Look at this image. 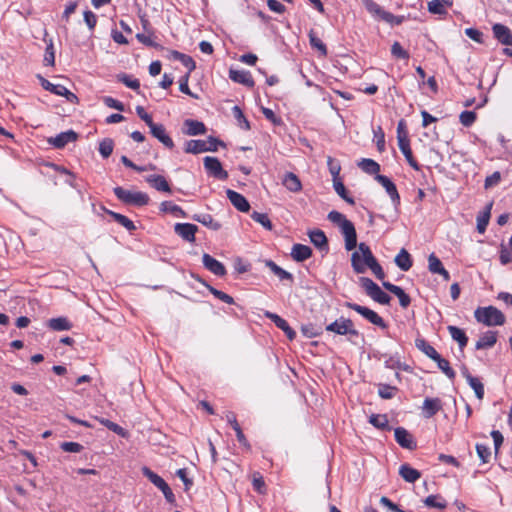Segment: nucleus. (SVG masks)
Listing matches in <instances>:
<instances>
[{"label": "nucleus", "instance_id": "obj_2", "mask_svg": "<svg viewBox=\"0 0 512 512\" xmlns=\"http://www.w3.org/2000/svg\"><path fill=\"white\" fill-rule=\"evenodd\" d=\"M378 261L365 243L358 245V251L351 255V264L356 273H364L366 268H372Z\"/></svg>", "mask_w": 512, "mask_h": 512}, {"label": "nucleus", "instance_id": "obj_62", "mask_svg": "<svg viewBox=\"0 0 512 512\" xmlns=\"http://www.w3.org/2000/svg\"><path fill=\"white\" fill-rule=\"evenodd\" d=\"M428 10L433 14H445L446 10L440 0H432L428 2Z\"/></svg>", "mask_w": 512, "mask_h": 512}, {"label": "nucleus", "instance_id": "obj_14", "mask_svg": "<svg viewBox=\"0 0 512 512\" xmlns=\"http://www.w3.org/2000/svg\"><path fill=\"white\" fill-rule=\"evenodd\" d=\"M197 229L196 225L190 223H177L174 226L175 233L188 242L195 241V233L197 232Z\"/></svg>", "mask_w": 512, "mask_h": 512}, {"label": "nucleus", "instance_id": "obj_36", "mask_svg": "<svg viewBox=\"0 0 512 512\" xmlns=\"http://www.w3.org/2000/svg\"><path fill=\"white\" fill-rule=\"evenodd\" d=\"M492 205H493V203L490 202L486 206L485 210L477 216V230L479 233H484L488 226V223L490 220V215H491Z\"/></svg>", "mask_w": 512, "mask_h": 512}, {"label": "nucleus", "instance_id": "obj_51", "mask_svg": "<svg viewBox=\"0 0 512 512\" xmlns=\"http://www.w3.org/2000/svg\"><path fill=\"white\" fill-rule=\"evenodd\" d=\"M396 387L390 386L387 384H379L378 385V394L383 399H391L396 394Z\"/></svg>", "mask_w": 512, "mask_h": 512}, {"label": "nucleus", "instance_id": "obj_34", "mask_svg": "<svg viewBox=\"0 0 512 512\" xmlns=\"http://www.w3.org/2000/svg\"><path fill=\"white\" fill-rule=\"evenodd\" d=\"M395 264L402 270L408 271L412 267V259L408 251L404 248L396 255Z\"/></svg>", "mask_w": 512, "mask_h": 512}, {"label": "nucleus", "instance_id": "obj_31", "mask_svg": "<svg viewBox=\"0 0 512 512\" xmlns=\"http://www.w3.org/2000/svg\"><path fill=\"white\" fill-rule=\"evenodd\" d=\"M399 474L408 483H414L421 477V473L408 464L400 466Z\"/></svg>", "mask_w": 512, "mask_h": 512}, {"label": "nucleus", "instance_id": "obj_53", "mask_svg": "<svg viewBox=\"0 0 512 512\" xmlns=\"http://www.w3.org/2000/svg\"><path fill=\"white\" fill-rule=\"evenodd\" d=\"M98 421L103 426L107 427L109 430L113 431L117 435L122 436V437H124L126 435V431L124 430V428H122L117 423H114V422H112V421H110L108 419H104V418H100V419H98Z\"/></svg>", "mask_w": 512, "mask_h": 512}, {"label": "nucleus", "instance_id": "obj_44", "mask_svg": "<svg viewBox=\"0 0 512 512\" xmlns=\"http://www.w3.org/2000/svg\"><path fill=\"white\" fill-rule=\"evenodd\" d=\"M333 187L336 191V193L348 204L354 205L355 201L352 197L348 196L346 188L343 184V182L340 179H335L333 181Z\"/></svg>", "mask_w": 512, "mask_h": 512}, {"label": "nucleus", "instance_id": "obj_29", "mask_svg": "<svg viewBox=\"0 0 512 512\" xmlns=\"http://www.w3.org/2000/svg\"><path fill=\"white\" fill-rule=\"evenodd\" d=\"M146 182H148L152 187H154L158 191L162 192H171V188L167 180L161 175H149L145 178Z\"/></svg>", "mask_w": 512, "mask_h": 512}, {"label": "nucleus", "instance_id": "obj_64", "mask_svg": "<svg viewBox=\"0 0 512 512\" xmlns=\"http://www.w3.org/2000/svg\"><path fill=\"white\" fill-rule=\"evenodd\" d=\"M391 53L393 56L401 59H408L409 54L406 50L403 49V47L400 45L399 42H394L391 47Z\"/></svg>", "mask_w": 512, "mask_h": 512}, {"label": "nucleus", "instance_id": "obj_23", "mask_svg": "<svg viewBox=\"0 0 512 512\" xmlns=\"http://www.w3.org/2000/svg\"><path fill=\"white\" fill-rule=\"evenodd\" d=\"M462 374L465 377V379L467 380L469 386L474 390L476 397L479 400H482L484 397V386L481 383V381L478 378L473 377L468 372V369L465 367L462 369Z\"/></svg>", "mask_w": 512, "mask_h": 512}, {"label": "nucleus", "instance_id": "obj_22", "mask_svg": "<svg viewBox=\"0 0 512 512\" xmlns=\"http://www.w3.org/2000/svg\"><path fill=\"white\" fill-rule=\"evenodd\" d=\"M497 341V332L495 331H486L483 333L475 344V349L484 350L490 349L494 346Z\"/></svg>", "mask_w": 512, "mask_h": 512}, {"label": "nucleus", "instance_id": "obj_19", "mask_svg": "<svg viewBox=\"0 0 512 512\" xmlns=\"http://www.w3.org/2000/svg\"><path fill=\"white\" fill-rule=\"evenodd\" d=\"M78 135L73 130H68L58 134L54 138H50L48 142L53 145L55 148H63L70 142H74L77 139Z\"/></svg>", "mask_w": 512, "mask_h": 512}, {"label": "nucleus", "instance_id": "obj_45", "mask_svg": "<svg viewBox=\"0 0 512 512\" xmlns=\"http://www.w3.org/2000/svg\"><path fill=\"white\" fill-rule=\"evenodd\" d=\"M107 212L109 215H111L113 217V219L116 222H118L120 225L125 227L128 231H133L136 229L134 223L126 216H124L120 213L113 212V211H107Z\"/></svg>", "mask_w": 512, "mask_h": 512}, {"label": "nucleus", "instance_id": "obj_6", "mask_svg": "<svg viewBox=\"0 0 512 512\" xmlns=\"http://www.w3.org/2000/svg\"><path fill=\"white\" fill-rule=\"evenodd\" d=\"M359 281L366 294L374 301L383 305H388L390 303L391 297L370 278L361 277Z\"/></svg>", "mask_w": 512, "mask_h": 512}, {"label": "nucleus", "instance_id": "obj_61", "mask_svg": "<svg viewBox=\"0 0 512 512\" xmlns=\"http://www.w3.org/2000/svg\"><path fill=\"white\" fill-rule=\"evenodd\" d=\"M476 451L479 456V458L482 460L483 463H487L490 459L491 452L490 448L483 444H477L476 445Z\"/></svg>", "mask_w": 512, "mask_h": 512}, {"label": "nucleus", "instance_id": "obj_15", "mask_svg": "<svg viewBox=\"0 0 512 512\" xmlns=\"http://www.w3.org/2000/svg\"><path fill=\"white\" fill-rule=\"evenodd\" d=\"M149 128L152 136L158 139L165 147L169 149L174 147L173 140L166 134L165 127L162 124L153 123Z\"/></svg>", "mask_w": 512, "mask_h": 512}, {"label": "nucleus", "instance_id": "obj_26", "mask_svg": "<svg viewBox=\"0 0 512 512\" xmlns=\"http://www.w3.org/2000/svg\"><path fill=\"white\" fill-rule=\"evenodd\" d=\"M282 184L286 187V189L293 193H297L302 190L301 181L293 172H287L284 175Z\"/></svg>", "mask_w": 512, "mask_h": 512}, {"label": "nucleus", "instance_id": "obj_43", "mask_svg": "<svg viewBox=\"0 0 512 512\" xmlns=\"http://www.w3.org/2000/svg\"><path fill=\"white\" fill-rule=\"evenodd\" d=\"M193 219L213 230H219L221 228V224L216 222L210 214L194 215Z\"/></svg>", "mask_w": 512, "mask_h": 512}, {"label": "nucleus", "instance_id": "obj_12", "mask_svg": "<svg viewBox=\"0 0 512 512\" xmlns=\"http://www.w3.org/2000/svg\"><path fill=\"white\" fill-rule=\"evenodd\" d=\"M396 442L403 448L413 450L416 448V443L412 435L403 427H398L394 430Z\"/></svg>", "mask_w": 512, "mask_h": 512}, {"label": "nucleus", "instance_id": "obj_10", "mask_svg": "<svg viewBox=\"0 0 512 512\" xmlns=\"http://www.w3.org/2000/svg\"><path fill=\"white\" fill-rule=\"evenodd\" d=\"M339 228L345 239L346 250H353L357 246V234L354 224L350 220H347Z\"/></svg>", "mask_w": 512, "mask_h": 512}, {"label": "nucleus", "instance_id": "obj_59", "mask_svg": "<svg viewBox=\"0 0 512 512\" xmlns=\"http://www.w3.org/2000/svg\"><path fill=\"white\" fill-rule=\"evenodd\" d=\"M206 287L219 300H221V301H223V302H225L227 304H233L234 303V299L230 295H228V294H226V293H224V292H222L220 290H217V289H215L214 287H212L210 285H206Z\"/></svg>", "mask_w": 512, "mask_h": 512}, {"label": "nucleus", "instance_id": "obj_33", "mask_svg": "<svg viewBox=\"0 0 512 512\" xmlns=\"http://www.w3.org/2000/svg\"><path fill=\"white\" fill-rule=\"evenodd\" d=\"M398 146L400 151L405 156L407 162L411 167H413L415 170H419V165L417 161L414 159L411 148H410V142L408 140L400 139V142H398Z\"/></svg>", "mask_w": 512, "mask_h": 512}, {"label": "nucleus", "instance_id": "obj_57", "mask_svg": "<svg viewBox=\"0 0 512 512\" xmlns=\"http://www.w3.org/2000/svg\"><path fill=\"white\" fill-rule=\"evenodd\" d=\"M55 63V52L53 42L50 39L45 49L44 64L53 66Z\"/></svg>", "mask_w": 512, "mask_h": 512}, {"label": "nucleus", "instance_id": "obj_39", "mask_svg": "<svg viewBox=\"0 0 512 512\" xmlns=\"http://www.w3.org/2000/svg\"><path fill=\"white\" fill-rule=\"evenodd\" d=\"M160 210L164 213H171L176 217H185L186 214L182 208L171 201H163L160 204Z\"/></svg>", "mask_w": 512, "mask_h": 512}, {"label": "nucleus", "instance_id": "obj_41", "mask_svg": "<svg viewBox=\"0 0 512 512\" xmlns=\"http://www.w3.org/2000/svg\"><path fill=\"white\" fill-rule=\"evenodd\" d=\"M369 423L381 430L390 429L388 418L385 414H372L369 417Z\"/></svg>", "mask_w": 512, "mask_h": 512}, {"label": "nucleus", "instance_id": "obj_48", "mask_svg": "<svg viewBox=\"0 0 512 512\" xmlns=\"http://www.w3.org/2000/svg\"><path fill=\"white\" fill-rule=\"evenodd\" d=\"M424 504L428 507L444 509L447 506L446 501H444L439 495H429L425 498Z\"/></svg>", "mask_w": 512, "mask_h": 512}, {"label": "nucleus", "instance_id": "obj_38", "mask_svg": "<svg viewBox=\"0 0 512 512\" xmlns=\"http://www.w3.org/2000/svg\"><path fill=\"white\" fill-rule=\"evenodd\" d=\"M169 58L180 61L188 69L189 73L196 67L194 60L181 52L172 50L170 51Z\"/></svg>", "mask_w": 512, "mask_h": 512}, {"label": "nucleus", "instance_id": "obj_52", "mask_svg": "<svg viewBox=\"0 0 512 512\" xmlns=\"http://www.w3.org/2000/svg\"><path fill=\"white\" fill-rule=\"evenodd\" d=\"M251 218L261 224L264 228H266L267 230H271L272 229V223L268 217L267 214L265 213H259V212H256L254 211L252 214H251Z\"/></svg>", "mask_w": 512, "mask_h": 512}, {"label": "nucleus", "instance_id": "obj_63", "mask_svg": "<svg viewBox=\"0 0 512 512\" xmlns=\"http://www.w3.org/2000/svg\"><path fill=\"white\" fill-rule=\"evenodd\" d=\"M327 217L332 223L336 224L338 227H340L348 220L342 213L335 210L329 212Z\"/></svg>", "mask_w": 512, "mask_h": 512}, {"label": "nucleus", "instance_id": "obj_25", "mask_svg": "<svg viewBox=\"0 0 512 512\" xmlns=\"http://www.w3.org/2000/svg\"><path fill=\"white\" fill-rule=\"evenodd\" d=\"M450 337L458 343V348L460 351L466 347L468 342V337L463 329L456 326H448L447 327Z\"/></svg>", "mask_w": 512, "mask_h": 512}, {"label": "nucleus", "instance_id": "obj_37", "mask_svg": "<svg viewBox=\"0 0 512 512\" xmlns=\"http://www.w3.org/2000/svg\"><path fill=\"white\" fill-rule=\"evenodd\" d=\"M428 356H430L435 362H437L438 364V367L442 370V372L449 378V379H453L455 377V372L454 370L450 367V364L449 362L444 359V358H441V355L440 354H427Z\"/></svg>", "mask_w": 512, "mask_h": 512}, {"label": "nucleus", "instance_id": "obj_20", "mask_svg": "<svg viewBox=\"0 0 512 512\" xmlns=\"http://www.w3.org/2000/svg\"><path fill=\"white\" fill-rule=\"evenodd\" d=\"M229 77L232 81L242 84L244 86H247L250 88L254 86V80H253L250 72H248V71L230 69Z\"/></svg>", "mask_w": 512, "mask_h": 512}, {"label": "nucleus", "instance_id": "obj_54", "mask_svg": "<svg viewBox=\"0 0 512 512\" xmlns=\"http://www.w3.org/2000/svg\"><path fill=\"white\" fill-rule=\"evenodd\" d=\"M443 267L440 259L434 253H431L428 257V270L432 274H437Z\"/></svg>", "mask_w": 512, "mask_h": 512}, {"label": "nucleus", "instance_id": "obj_5", "mask_svg": "<svg viewBox=\"0 0 512 512\" xmlns=\"http://www.w3.org/2000/svg\"><path fill=\"white\" fill-rule=\"evenodd\" d=\"M114 194L125 204L144 206L149 202V196L141 191H130L122 187H115Z\"/></svg>", "mask_w": 512, "mask_h": 512}, {"label": "nucleus", "instance_id": "obj_7", "mask_svg": "<svg viewBox=\"0 0 512 512\" xmlns=\"http://www.w3.org/2000/svg\"><path fill=\"white\" fill-rule=\"evenodd\" d=\"M327 331L338 335H351L358 337L359 334L354 328V324L350 319L341 317L326 327Z\"/></svg>", "mask_w": 512, "mask_h": 512}, {"label": "nucleus", "instance_id": "obj_55", "mask_svg": "<svg viewBox=\"0 0 512 512\" xmlns=\"http://www.w3.org/2000/svg\"><path fill=\"white\" fill-rule=\"evenodd\" d=\"M327 165H328L329 172L332 175L333 181L335 179H340L339 174L341 171V166H340L339 162L334 160L332 157L328 156L327 157Z\"/></svg>", "mask_w": 512, "mask_h": 512}, {"label": "nucleus", "instance_id": "obj_42", "mask_svg": "<svg viewBox=\"0 0 512 512\" xmlns=\"http://www.w3.org/2000/svg\"><path fill=\"white\" fill-rule=\"evenodd\" d=\"M142 473L145 477H147L150 480V482H152L160 490L163 489L167 485V483L165 482V480L162 477H160L158 474L154 473L148 467H143Z\"/></svg>", "mask_w": 512, "mask_h": 512}, {"label": "nucleus", "instance_id": "obj_8", "mask_svg": "<svg viewBox=\"0 0 512 512\" xmlns=\"http://www.w3.org/2000/svg\"><path fill=\"white\" fill-rule=\"evenodd\" d=\"M346 306L354 311H356L357 313H359L361 316H363L366 320H368L370 323L382 328V329H385L386 328V323L385 321L383 320L382 317H380L375 311L365 307V306H361V305H358V304H355V303H351V302H347L346 303Z\"/></svg>", "mask_w": 512, "mask_h": 512}, {"label": "nucleus", "instance_id": "obj_58", "mask_svg": "<svg viewBox=\"0 0 512 512\" xmlns=\"http://www.w3.org/2000/svg\"><path fill=\"white\" fill-rule=\"evenodd\" d=\"M459 120L463 126L470 127L476 120V113L473 111H463L459 116Z\"/></svg>", "mask_w": 512, "mask_h": 512}, {"label": "nucleus", "instance_id": "obj_30", "mask_svg": "<svg viewBox=\"0 0 512 512\" xmlns=\"http://www.w3.org/2000/svg\"><path fill=\"white\" fill-rule=\"evenodd\" d=\"M310 241L320 250L328 251V240L322 230L316 229L309 232Z\"/></svg>", "mask_w": 512, "mask_h": 512}, {"label": "nucleus", "instance_id": "obj_17", "mask_svg": "<svg viewBox=\"0 0 512 512\" xmlns=\"http://www.w3.org/2000/svg\"><path fill=\"white\" fill-rule=\"evenodd\" d=\"M375 179L384 187L394 204H399L400 196L395 184L384 175L377 174Z\"/></svg>", "mask_w": 512, "mask_h": 512}, {"label": "nucleus", "instance_id": "obj_16", "mask_svg": "<svg viewBox=\"0 0 512 512\" xmlns=\"http://www.w3.org/2000/svg\"><path fill=\"white\" fill-rule=\"evenodd\" d=\"M494 37L503 45H512V32L511 30L500 23L494 24L492 27Z\"/></svg>", "mask_w": 512, "mask_h": 512}, {"label": "nucleus", "instance_id": "obj_60", "mask_svg": "<svg viewBox=\"0 0 512 512\" xmlns=\"http://www.w3.org/2000/svg\"><path fill=\"white\" fill-rule=\"evenodd\" d=\"M265 316L269 318L271 321H273L278 328H280L283 331H287L288 323L285 319L281 318L279 315L275 313H271L268 311L265 313Z\"/></svg>", "mask_w": 512, "mask_h": 512}, {"label": "nucleus", "instance_id": "obj_3", "mask_svg": "<svg viewBox=\"0 0 512 512\" xmlns=\"http://www.w3.org/2000/svg\"><path fill=\"white\" fill-rule=\"evenodd\" d=\"M474 317L486 326H501L506 320L504 314L494 306L478 307L474 311Z\"/></svg>", "mask_w": 512, "mask_h": 512}, {"label": "nucleus", "instance_id": "obj_24", "mask_svg": "<svg viewBox=\"0 0 512 512\" xmlns=\"http://www.w3.org/2000/svg\"><path fill=\"white\" fill-rule=\"evenodd\" d=\"M442 409V402L439 398H425L423 402V413L426 418H431Z\"/></svg>", "mask_w": 512, "mask_h": 512}, {"label": "nucleus", "instance_id": "obj_49", "mask_svg": "<svg viewBox=\"0 0 512 512\" xmlns=\"http://www.w3.org/2000/svg\"><path fill=\"white\" fill-rule=\"evenodd\" d=\"M114 149V142L110 138L103 139L99 144V153L103 158H108Z\"/></svg>", "mask_w": 512, "mask_h": 512}, {"label": "nucleus", "instance_id": "obj_40", "mask_svg": "<svg viewBox=\"0 0 512 512\" xmlns=\"http://www.w3.org/2000/svg\"><path fill=\"white\" fill-rule=\"evenodd\" d=\"M358 166L367 174H378L379 171H380V165L372 160V159H367V158H363L361 159V161L358 163Z\"/></svg>", "mask_w": 512, "mask_h": 512}, {"label": "nucleus", "instance_id": "obj_1", "mask_svg": "<svg viewBox=\"0 0 512 512\" xmlns=\"http://www.w3.org/2000/svg\"><path fill=\"white\" fill-rule=\"evenodd\" d=\"M378 261L365 243L358 245V251L351 255V264L356 273H364L366 268H372Z\"/></svg>", "mask_w": 512, "mask_h": 512}, {"label": "nucleus", "instance_id": "obj_11", "mask_svg": "<svg viewBox=\"0 0 512 512\" xmlns=\"http://www.w3.org/2000/svg\"><path fill=\"white\" fill-rule=\"evenodd\" d=\"M38 78L40 79L41 85L45 90L50 91L59 96H64L70 101H72L73 99H76L75 94L70 92L65 86L59 85V84H57V85L53 84L40 75L38 76Z\"/></svg>", "mask_w": 512, "mask_h": 512}, {"label": "nucleus", "instance_id": "obj_9", "mask_svg": "<svg viewBox=\"0 0 512 512\" xmlns=\"http://www.w3.org/2000/svg\"><path fill=\"white\" fill-rule=\"evenodd\" d=\"M204 167L209 176L219 180H226L228 173L223 169L221 162L216 157L206 156L203 159Z\"/></svg>", "mask_w": 512, "mask_h": 512}, {"label": "nucleus", "instance_id": "obj_21", "mask_svg": "<svg viewBox=\"0 0 512 512\" xmlns=\"http://www.w3.org/2000/svg\"><path fill=\"white\" fill-rule=\"evenodd\" d=\"M382 285L386 290L398 297L399 303L403 308H407L410 305L411 299L401 287L385 281H383Z\"/></svg>", "mask_w": 512, "mask_h": 512}, {"label": "nucleus", "instance_id": "obj_56", "mask_svg": "<svg viewBox=\"0 0 512 512\" xmlns=\"http://www.w3.org/2000/svg\"><path fill=\"white\" fill-rule=\"evenodd\" d=\"M117 79L133 90H138L140 87V83L137 79H132L129 75L125 73L119 74L117 76Z\"/></svg>", "mask_w": 512, "mask_h": 512}, {"label": "nucleus", "instance_id": "obj_18", "mask_svg": "<svg viewBox=\"0 0 512 512\" xmlns=\"http://www.w3.org/2000/svg\"><path fill=\"white\" fill-rule=\"evenodd\" d=\"M227 197L232 203V205L241 212H248L250 209V204L247 199L240 193L228 189L226 191Z\"/></svg>", "mask_w": 512, "mask_h": 512}, {"label": "nucleus", "instance_id": "obj_47", "mask_svg": "<svg viewBox=\"0 0 512 512\" xmlns=\"http://www.w3.org/2000/svg\"><path fill=\"white\" fill-rule=\"evenodd\" d=\"M310 45L317 49L322 56L327 55V48L326 45L321 41L320 38H318L313 30H311L308 34Z\"/></svg>", "mask_w": 512, "mask_h": 512}, {"label": "nucleus", "instance_id": "obj_28", "mask_svg": "<svg viewBox=\"0 0 512 512\" xmlns=\"http://www.w3.org/2000/svg\"><path fill=\"white\" fill-rule=\"evenodd\" d=\"M312 249L303 244H295L291 250L292 258L297 262H302L311 257Z\"/></svg>", "mask_w": 512, "mask_h": 512}, {"label": "nucleus", "instance_id": "obj_27", "mask_svg": "<svg viewBox=\"0 0 512 512\" xmlns=\"http://www.w3.org/2000/svg\"><path fill=\"white\" fill-rule=\"evenodd\" d=\"M184 127H185L184 133L187 135H190V136L202 135V134H205V132H206V127H205L204 123L197 121V120H192V119L185 120Z\"/></svg>", "mask_w": 512, "mask_h": 512}, {"label": "nucleus", "instance_id": "obj_4", "mask_svg": "<svg viewBox=\"0 0 512 512\" xmlns=\"http://www.w3.org/2000/svg\"><path fill=\"white\" fill-rule=\"evenodd\" d=\"M362 4L366 10L377 20H382L392 26L400 25L404 21V16H395L392 13L385 11L374 0H362Z\"/></svg>", "mask_w": 512, "mask_h": 512}, {"label": "nucleus", "instance_id": "obj_32", "mask_svg": "<svg viewBox=\"0 0 512 512\" xmlns=\"http://www.w3.org/2000/svg\"><path fill=\"white\" fill-rule=\"evenodd\" d=\"M47 327L54 331H67L72 328V324L66 317H57L49 319Z\"/></svg>", "mask_w": 512, "mask_h": 512}, {"label": "nucleus", "instance_id": "obj_46", "mask_svg": "<svg viewBox=\"0 0 512 512\" xmlns=\"http://www.w3.org/2000/svg\"><path fill=\"white\" fill-rule=\"evenodd\" d=\"M232 113H233V116L235 117V119L237 120L238 126L241 129L246 130V131L250 129V123L244 116V114L239 106H234L232 108Z\"/></svg>", "mask_w": 512, "mask_h": 512}, {"label": "nucleus", "instance_id": "obj_35", "mask_svg": "<svg viewBox=\"0 0 512 512\" xmlns=\"http://www.w3.org/2000/svg\"><path fill=\"white\" fill-rule=\"evenodd\" d=\"M210 147L206 148L205 140H189L185 144L184 151L191 154H199L208 151Z\"/></svg>", "mask_w": 512, "mask_h": 512}, {"label": "nucleus", "instance_id": "obj_50", "mask_svg": "<svg viewBox=\"0 0 512 512\" xmlns=\"http://www.w3.org/2000/svg\"><path fill=\"white\" fill-rule=\"evenodd\" d=\"M266 265L270 268V270L277 275L281 280L284 279H292V275L278 266L275 262L269 260L266 262Z\"/></svg>", "mask_w": 512, "mask_h": 512}, {"label": "nucleus", "instance_id": "obj_13", "mask_svg": "<svg viewBox=\"0 0 512 512\" xmlns=\"http://www.w3.org/2000/svg\"><path fill=\"white\" fill-rule=\"evenodd\" d=\"M202 263L207 270L216 276H224L226 274L225 266L207 253L203 254Z\"/></svg>", "mask_w": 512, "mask_h": 512}]
</instances>
